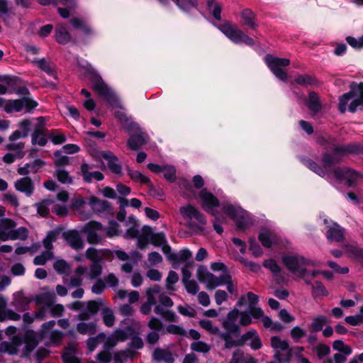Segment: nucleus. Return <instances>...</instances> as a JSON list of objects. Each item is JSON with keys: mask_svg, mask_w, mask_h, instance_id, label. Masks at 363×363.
<instances>
[{"mask_svg": "<svg viewBox=\"0 0 363 363\" xmlns=\"http://www.w3.org/2000/svg\"><path fill=\"white\" fill-rule=\"evenodd\" d=\"M37 119L38 121V124L31 135V143L33 145H35V140L40 136H46V132L48 131V129L44 127L45 118L43 116H40Z\"/></svg>", "mask_w": 363, "mask_h": 363, "instance_id": "2f4dec72", "label": "nucleus"}, {"mask_svg": "<svg viewBox=\"0 0 363 363\" xmlns=\"http://www.w3.org/2000/svg\"><path fill=\"white\" fill-rule=\"evenodd\" d=\"M199 323L202 328L209 332L211 334L216 335L219 333V328L213 326L212 321L208 319L201 320Z\"/></svg>", "mask_w": 363, "mask_h": 363, "instance_id": "052dcab7", "label": "nucleus"}, {"mask_svg": "<svg viewBox=\"0 0 363 363\" xmlns=\"http://www.w3.org/2000/svg\"><path fill=\"white\" fill-rule=\"evenodd\" d=\"M30 302L31 300L26 296L23 292L18 291L13 294L11 306L14 307L18 311H25L29 308Z\"/></svg>", "mask_w": 363, "mask_h": 363, "instance_id": "a211bd4d", "label": "nucleus"}, {"mask_svg": "<svg viewBox=\"0 0 363 363\" xmlns=\"http://www.w3.org/2000/svg\"><path fill=\"white\" fill-rule=\"evenodd\" d=\"M58 130H51L48 135L49 138L51 140L54 145L62 144L67 140V137L63 133L56 134Z\"/></svg>", "mask_w": 363, "mask_h": 363, "instance_id": "6e6d98bb", "label": "nucleus"}, {"mask_svg": "<svg viewBox=\"0 0 363 363\" xmlns=\"http://www.w3.org/2000/svg\"><path fill=\"white\" fill-rule=\"evenodd\" d=\"M64 228L62 225L57 226L54 230L47 233L45 238L43 240V245L45 250L52 251L53 249L52 242H56L58 236L62 233Z\"/></svg>", "mask_w": 363, "mask_h": 363, "instance_id": "6ab92c4d", "label": "nucleus"}, {"mask_svg": "<svg viewBox=\"0 0 363 363\" xmlns=\"http://www.w3.org/2000/svg\"><path fill=\"white\" fill-rule=\"evenodd\" d=\"M89 206L94 211L105 212L111 209V204L106 200H101L95 196H91L89 198Z\"/></svg>", "mask_w": 363, "mask_h": 363, "instance_id": "412c9836", "label": "nucleus"}, {"mask_svg": "<svg viewBox=\"0 0 363 363\" xmlns=\"http://www.w3.org/2000/svg\"><path fill=\"white\" fill-rule=\"evenodd\" d=\"M263 267L270 270L273 274H277L281 272V268L273 259H268L264 261Z\"/></svg>", "mask_w": 363, "mask_h": 363, "instance_id": "13d9d810", "label": "nucleus"}, {"mask_svg": "<svg viewBox=\"0 0 363 363\" xmlns=\"http://www.w3.org/2000/svg\"><path fill=\"white\" fill-rule=\"evenodd\" d=\"M34 62L38 64V67L42 71L46 72L50 77L56 78V72L51 64L45 60V58L35 60Z\"/></svg>", "mask_w": 363, "mask_h": 363, "instance_id": "58836bf2", "label": "nucleus"}, {"mask_svg": "<svg viewBox=\"0 0 363 363\" xmlns=\"http://www.w3.org/2000/svg\"><path fill=\"white\" fill-rule=\"evenodd\" d=\"M178 9L189 17L194 16V11H199L202 15L203 13L199 10V0H172ZM164 7L171 8L169 0H158Z\"/></svg>", "mask_w": 363, "mask_h": 363, "instance_id": "6e6552de", "label": "nucleus"}, {"mask_svg": "<svg viewBox=\"0 0 363 363\" xmlns=\"http://www.w3.org/2000/svg\"><path fill=\"white\" fill-rule=\"evenodd\" d=\"M101 314L104 324L106 326L111 328L114 325L116 317L111 307L106 305V306L102 308Z\"/></svg>", "mask_w": 363, "mask_h": 363, "instance_id": "473e14b6", "label": "nucleus"}, {"mask_svg": "<svg viewBox=\"0 0 363 363\" xmlns=\"http://www.w3.org/2000/svg\"><path fill=\"white\" fill-rule=\"evenodd\" d=\"M146 143L147 140L142 133L131 135L127 142L128 147L134 151L138 150Z\"/></svg>", "mask_w": 363, "mask_h": 363, "instance_id": "5701e85b", "label": "nucleus"}, {"mask_svg": "<svg viewBox=\"0 0 363 363\" xmlns=\"http://www.w3.org/2000/svg\"><path fill=\"white\" fill-rule=\"evenodd\" d=\"M4 111L7 113H11L13 111H21L22 106L21 99L8 100L4 105Z\"/></svg>", "mask_w": 363, "mask_h": 363, "instance_id": "ea45409f", "label": "nucleus"}, {"mask_svg": "<svg viewBox=\"0 0 363 363\" xmlns=\"http://www.w3.org/2000/svg\"><path fill=\"white\" fill-rule=\"evenodd\" d=\"M53 256L52 251L46 250L34 258L33 264L35 265H44L48 260L52 259Z\"/></svg>", "mask_w": 363, "mask_h": 363, "instance_id": "09e8293b", "label": "nucleus"}, {"mask_svg": "<svg viewBox=\"0 0 363 363\" xmlns=\"http://www.w3.org/2000/svg\"><path fill=\"white\" fill-rule=\"evenodd\" d=\"M22 110L26 113H31L33 109L38 107V101L33 100L30 96H23L21 98Z\"/></svg>", "mask_w": 363, "mask_h": 363, "instance_id": "a18cd8bd", "label": "nucleus"}, {"mask_svg": "<svg viewBox=\"0 0 363 363\" xmlns=\"http://www.w3.org/2000/svg\"><path fill=\"white\" fill-rule=\"evenodd\" d=\"M167 239L164 233H157L152 235L150 238L151 243L155 247H160L167 242Z\"/></svg>", "mask_w": 363, "mask_h": 363, "instance_id": "69168bd1", "label": "nucleus"}, {"mask_svg": "<svg viewBox=\"0 0 363 363\" xmlns=\"http://www.w3.org/2000/svg\"><path fill=\"white\" fill-rule=\"evenodd\" d=\"M45 165V162L41 159H35L32 162L25 164L23 167L17 169V172L21 176H27L30 172L35 174Z\"/></svg>", "mask_w": 363, "mask_h": 363, "instance_id": "dca6fc26", "label": "nucleus"}, {"mask_svg": "<svg viewBox=\"0 0 363 363\" xmlns=\"http://www.w3.org/2000/svg\"><path fill=\"white\" fill-rule=\"evenodd\" d=\"M14 187L17 191L24 193L28 197H30L35 190L34 183L28 176L18 179L14 184Z\"/></svg>", "mask_w": 363, "mask_h": 363, "instance_id": "2eb2a0df", "label": "nucleus"}, {"mask_svg": "<svg viewBox=\"0 0 363 363\" xmlns=\"http://www.w3.org/2000/svg\"><path fill=\"white\" fill-rule=\"evenodd\" d=\"M312 290L313 296L314 297L328 296L327 289H325L323 284L320 281H315L314 282V285H312Z\"/></svg>", "mask_w": 363, "mask_h": 363, "instance_id": "864d4df0", "label": "nucleus"}, {"mask_svg": "<svg viewBox=\"0 0 363 363\" xmlns=\"http://www.w3.org/2000/svg\"><path fill=\"white\" fill-rule=\"evenodd\" d=\"M346 42L353 48L356 50H361L363 48V35L358 39L352 37L347 36L345 38Z\"/></svg>", "mask_w": 363, "mask_h": 363, "instance_id": "338daca9", "label": "nucleus"}, {"mask_svg": "<svg viewBox=\"0 0 363 363\" xmlns=\"http://www.w3.org/2000/svg\"><path fill=\"white\" fill-rule=\"evenodd\" d=\"M330 323V319L325 315L315 316L308 325V331L310 333H317L322 331L323 336L325 338H329L332 337L334 333L333 327L328 325Z\"/></svg>", "mask_w": 363, "mask_h": 363, "instance_id": "0eeeda50", "label": "nucleus"}, {"mask_svg": "<svg viewBox=\"0 0 363 363\" xmlns=\"http://www.w3.org/2000/svg\"><path fill=\"white\" fill-rule=\"evenodd\" d=\"M12 240L20 239L25 240L28 238V230L25 227H20L16 230H11Z\"/></svg>", "mask_w": 363, "mask_h": 363, "instance_id": "680f3d73", "label": "nucleus"}, {"mask_svg": "<svg viewBox=\"0 0 363 363\" xmlns=\"http://www.w3.org/2000/svg\"><path fill=\"white\" fill-rule=\"evenodd\" d=\"M148 187L149 194L153 197L158 199L159 200H163L165 198V194L162 189L160 187H156L151 180L150 179V183H147L146 184Z\"/></svg>", "mask_w": 363, "mask_h": 363, "instance_id": "8fccbe9b", "label": "nucleus"}, {"mask_svg": "<svg viewBox=\"0 0 363 363\" xmlns=\"http://www.w3.org/2000/svg\"><path fill=\"white\" fill-rule=\"evenodd\" d=\"M96 324L94 323H79L77 325V330L80 334H89L90 335H94L96 332Z\"/></svg>", "mask_w": 363, "mask_h": 363, "instance_id": "37998d69", "label": "nucleus"}, {"mask_svg": "<svg viewBox=\"0 0 363 363\" xmlns=\"http://www.w3.org/2000/svg\"><path fill=\"white\" fill-rule=\"evenodd\" d=\"M115 346L114 342H106L103 350L97 355V360L100 363H108L111 359V350Z\"/></svg>", "mask_w": 363, "mask_h": 363, "instance_id": "c85d7f7f", "label": "nucleus"}, {"mask_svg": "<svg viewBox=\"0 0 363 363\" xmlns=\"http://www.w3.org/2000/svg\"><path fill=\"white\" fill-rule=\"evenodd\" d=\"M76 348L74 346L67 347L62 354L65 363H79V359L75 356Z\"/></svg>", "mask_w": 363, "mask_h": 363, "instance_id": "c03bdc74", "label": "nucleus"}, {"mask_svg": "<svg viewBox=\"0 0 363 363\" xmlns=\"http://www.w3.org/2000/svg\"><path fill=\"white\" fill-rule=\"evenodd\" d=\"M333 348L343 354H335L334 355L335 363H344L346 360L345 355H349L352 352L351 348L344 345L343 342H333Z\"/></svg>", "mask_w": 363, "mask_h": 363, "instance_id": "4be33fe9", "label": "nucleus"}, {"mask_svg": "<svg viewBox=\"0 0 363 363\" xmlns=\"http://www.w3.org/2000/svg\"><path fill=\"white\" fill-rule=\"evenodd\" d=\"M325 237L330 242H341L345 240L344 229L337 223H334L333 226L328 228Z\"/></svg>", "mask_w": 363, "mask_h": 363, "instance_id": "f3484780", "label": "nucleus"}, {"mask_svg": "<svg viewBox=\"0 0 363 363\" xmlns=\"http://www.w3.org/2000/svg\"><path fill=\"white\" fill-rule=\"evenodd\" d=\"M294 82L301 86H308L316 84L315 77L310 74H298L294 78Z\"/></svg>", "mask_w": 363, "mask_h": 363, "instance_id": "a19ab883", "label": "nucleus"}, {"mask_svg": "<svg viewBox=\"0 0 363 363\" xmlns=\"http://www.w3.org/2000/svg\"><path fill=\"white\" fill-rule=\"evenodd\" d=\"M223 327L233 337L238 338L240 336V327L234 323L223 322Z\"/></svg>", "mask_w": 363, "mask_h": 363, "instance_id": "de8ad7c7", "label": "nucleus"}, {"mask_svg": "<svg viewBox=\"0 0 363 363\" xmlns=\"http://www.w3.org/2000/svg\"><path fill=\"white\" fill-rule=\"evenodd\" d=\"M55 176L62 184H72V178L70 177L69 172L65 169H57L55 172Z\"/></svg>", "mask_w": 363, "mask_h": 363, "instance_id": "bf43d9fd", "label": "nucleus"}, {"mask_svg": "<svg viewBox=\"0 0 363 363\" xmlns=\"http://www.w3.org/2000/svg\"><path fill=\"white\" fill-rule=\"evenodd\" d=\"M192 254L191 251L188 249H182L179 251V254L177 255V261H173L172 262V267L176 269L178 266V264L180 262H185L188 260L191 257Z\"/></svg>", "mask_w": 363, "mask_h": 363, "instance_id": "5fc2aeb1", "label": "nucleus"}, {"mask_svg": "<svg viewBox=\"0 0 363 363\" xmlns=\"http://www.w3.org/2000/svg\"><path fill=\"white\" fill-rule=\"evenodd\" d=\"M313 350L320 359L330 353V347L322 343H318L313 346Z\"/></svg>", "mask_w": 363, "mask_h": 363, "instance_id": "774afa93", "label": "nucleus"}, {"mask_svg": "<svg viewBox=\"0 0 363 363\" xmlns=\"http://www.w3.org/2000/svg\"><path fill=\"white\" fill-rule=\"evenodd\" d=\"M241 18L243 20L244 25L247 26L252 30H255L257 28V25L255 23L256 15L251 9H244L241 13Z\"/></svg>", "mask_w": 363, "mask_h": 363, "instance_id": "c756f323", "label": "nucleus"}, {"mask_svg": "<svg viewBox=\"0 0 363 363\" xmlns=\"http://www.w3.org/2000/svg\"><path fill=\"white\" fill-rule=\"evenodd\" d=\"M199 197L201 200L202 208L207 212H210L214 208L220 206L219 200L211 192L206 188L202 189L199 192Z\"/></svg>", "mask_w": 363, "mask_h": 363, "instance_id": "ddd939ff", "label": "nucleus"}, {"mask_svg": "<svg viewBox=\"0 0 363 363\" xmlns=\"http://www.w3.org/2000/svg\"><path fill=\"white\" fill-rule=\"evenodd\" d=\"M35 300L37 305L44 304L47 307H50L54 303L55 296L50 293H43L38 294Z\"/></svg>", "mask_w": 363, "mask_h": 363, "instance_id": "4c0bfd02", "label": "nucleus"}, {"mask_svg": "<svg viewBox=\"0 0 363 363\" xmlns=\"http://www.w3.org/2000/svg\"><path fill=\"white\" fill-rule=\"evenodd\" d=\"M86 73L89 76L94 91L105 100L111 107H121V102L117 94L106 84L95 69L88 68L86 70Z\"/></svg>", "mask_w": 363, "mask_h": 363, "instance_id": "7ed1b4c3", "label": "nucleus"}, {"mask_svg": "<svg viewBox=\"0 0 363 363\" xmlns=\"http://www.w3.org/2000/svg\"><path fill=\"white\" fill-rule=\"evenodd\" d=\"M89 165L86 163H83L81 165V172L83 177V179L86 183L92 182V179H94L96 181H102L104 179V174L99 171H94L90 172L89 171Z\"/></svg>", "mask_w": 363, "mask_h": 363, "instance_id": "aec40b11", "label": "nucleus"}, {"mask_svg": "<svg viewBox=\"0 0 363 363\" xmlns=\"http://www.w3.org/2000/svg\"><path fill=\"white\" fill-rule=\"evenodd\" d=\"M164 179L169 183H174L177 180V170L174 166L164 164Z\"/></svg>", "mask_w": 363, "mask_h": 363, "instance_id": "49530a36", "label": "nucleus"}, {"mask_svg": "<svg viewBox=\"0 0 363 363\" xmlns=\"http://www.w3.org/2000/svg\"><path fill=\"white\" fill-rule=\"evenodd\" d=\"M106 306L105 301L101 298L95 300H90L86 302V308L92 315H96L99 311H102V308Z\"/></svg>", "mask_w": 363, "mask_h": 363, "instance_id": "7c9ffc66", "label": "nucleus"}, {"mask_svg": "<svg viewBox=\"0 0 363 363\" xmlns=\"http://www.w3.org/2000/svg\"><path fill=\"white\" fill-rule=\"evenodd\" d=\"M272 346L274 350L275 358L279 363L288 362L291 359L292 352L287 342H272Z\"/></svg>", "mask_w": 363, "mask_h": 363, "instance_id": "f8f14e48", "label": "nucleus"}, {"mask_svg": "<svg viewBox=\"0 0 363 363\" xmlns=\"http://www.w3.org/2000/svg\"><path fill=\"white\" fill-rule=\"evenodd\" d=\"M349 105L348 111L354 113L357 108L363 110V82L359 84L352 82L350 84V90L340 96L338 99V110L341 113H345L350 100L356 97Z\"/></svg>", "mask_w": 363, "mask_h": 363, "instance_id": "20e7f679", "label": "nucleus"}, {"mask_svg": "<svg viewBox=\"0 0 363 363\" xmlns=\"http://www.w3.org/2000/svg\"><path fill=\"white\" fill-rule=\"evenodd\" d=\"M37 342H1L0 344V350L7 352L10 354L17 353L18 347L23 346L25 349L24 354L28 355L36 347Z\"/></svg>", "mask_w": 363, "mask_h": 363, "instance_id": "9b49d317", "label": "nucleus"}, {"mask_svg": "<svg viewBox=\"0 0 363 363\" xmlns=\"http://www.w3.org/2000/svg\"><path fill=\"white\" fill-rule=\"evenodd\" d=\"M337 180H345V184L349 187H354L357 184L359 173L347 167H336L332 170Z\"/></svg>", "mask_w": 363, "mask_h": 363, "instance_id": "9d476101", "label": "nucleus"}, {"mask_svg": "<svg viewBox=\"0 0 363 363\" xmlns=\"http://www.w3.org/2000/svg\"><path fill=\"white\" fill-rule=\"evenodd\" d=\"M306 105L308 108L314 113L320 112L322 109L320 97L318 94L313 91L309 92Z\"/></svg>", "mask_w": 363, "mask_h": 363, "instance_id": "393cba45", "label": "nucleus"}, {"mask_svg": "<svg viewBox=\"0 0 363 363\" xmlns=\"http://www.w3.org/2000/svg\"><path fill=\"white\" fill-rule=\"evenodd\" d=\"M153 358L157 361H164L167 363L174 362L172 354L167 350L156 349L153 352Z\"/></svg>", "mask_w": 363, "mask_h": 363, "instance_id": "f704fd0d", "label": "nucleus"}, {"mask_svg": "<svg viewBox=\"0 0 363 363\" xmlns=\"http://www.w3.org/2000/svg\"><path fill=\"white\" fill-rule=\"evenodd\" d=\"M70 22L74 28L81 30L85 35H90L94 33L91 28L79 18H72Z\"/></svg>", "mask_w": 363, "mask_h": 363, "instance_id": "c9c22d12", "label": "nucleus"}, {"mask_svg": "<svg viewBox=\"0 0 363 363\" xmlns=\"http://www.w3.org/2000/svg\"><path fill=\"white\" fill-rule=\"evenodd\" d=\"M264 61L268 68L276 77L283 82L287 80L288 75L284 68L290 65L289 59L274 57L271 54H267L264 57Z\"/></svg>", "mask_w": 363, "mask_h": 363, "instance_id": "423d86ee", "label": "nucleus"}, {"mask_svg": "<svg viewBox=\"0 0 363 363\" xmlns=\"http://www.w3.org/2000/svg\"><path fill=\"white\" fill-rule=\"evenodd\" d=\"M53 203L51 199H43L35 203L38 213L43 218H47L50 213L49 206Z\"/></svg>", "mask_w": 363, "mask_h": 363, "instance_id": "e433bc0d", "label": "nucleus"}, {"mask_svg": "<svg viewBox=\"0 0 363 363\" xmlns=\"http://www.w3.org/2000/svg\"><path fill=\"white\" fill-rule=\"evenodd\" d=\"M348 257L357 262H363V249L357 245L345 244L343 245Z\"/></svg>", "mask_w": 363, "mask_h": 363, "instance_id": "b1692460", "label": "nucleus"}, {"mask_svg": "<svg viewBox=\"0 0 363 363\" xmlns=\"http://www.w3.org/2000/svg\"><path fill=\"white\" fill-rule=\"evenodd\" d=\"M216 27L235 44L245 43L248 46H253L255 44L254 39L246 35L242 30L238 29L237 26L228 21L223 23L216 25Z\"/></svg>", "mask_w": 363, "mask_h": 363, "instance_id": "39448f33", "label": "nucleus"}, {"mask_svg": "<svg viewBox=\"0 0 363 363\" xmlns=\"http://www.w3.org/2000/svg\"><path fill=\"white\" fill-rule=\"evenodd\" d=\"M143 347V342H132L130 348L127 351L117 352L114 356V359L116 361L122 363L123 361L126 360L128 357L133 354L134 352L132 351L133 348L134 350H139Z\"/></svg>", "mask_w": 363, "mask_h": 363, "instance_id": "a878e982", "label": "nucleus"}, {"mask_svg": "<svg viewBox=\"0 0 363 363\" xmlns=\"http://www.w3.org/2000/svg\"><path fill=\"white\" fill-rule=\"evenodd\" d=\"M281 261L286 269L294 274L297 273L299 267L315 266L311 260L298 255H284Z\"/></svg>", "mask_w": 363, "mask_h": 363, "instance_id": "1a4fd4ad", "label": "nucleus"}, {"mask_svg": "<svg viewBox=\"0 0 363 363\" xmlns=\"http://www.w3.org/2000/svg\"><path fill=\"white\" fill-rule=\"evenodd\" d=\"M196 277L200 282L206 283L207 286H211L212 281L216 279V276L209 272L207 270L206 267L203 265L199 266L196 272Z\"/></svg>", "mask_w": 363, "mask_h": 363, "instance_id": "bb28decb", "label": "nucleus"}, {"mask_svg": "<svg viewBox=\"0 0 363 363\" xmlns=\"http://www.w3.org/2000/svg\"><path fill=\"white\" fill-rule=\"evenodd\" d=\"M143 332V326L140 322L133 318H124L120 323V327L113 333L111 337L106 338L104 333L99 334L97 337H89L87 340H143L140 337Z\"/></svg>", "mask_w": 363, "mask_h": 363, "instance_id": "f03ea898", "label": "nucleus"}, {"mask_svg": "<svg viewBox=\"0 0 363 363\" xmlns=\"http://www.w3.org/2000/svg\"><path fill=\"white\" fill-rule=\"evenodd\" d=\"M231 280V275L225 272V274H221L219 277H216V279L212 281L211 285L208 286V289L212 290L218 286L227 284Z\"/></svg>", "mask_w": 363, "mask_h": 363, "instance_id": "79ce46f5", "label": "nucleus"}, {"mask_svg": "<svg viewBox=\"0 0 363 363\" xmlns=\"http://www.w3.org/2000/svg\"><path fill=\"white\" fill-rule=\"evenodd\" d=\"M179 281V275L174 271H169L168 273V276L166 279V288L168 290H175L173 286Z\"/></svg>", "mask_w": 363, "mask_h": 363, "instance_id": "e2e57ef3", "label": "nucleus"}, {"mask_svg": "<svg viewBox=\"0 0 363 363\" xmlns=\"http://www.w3.org/2000/svg\"><path fill=\"white\" fill-rule=\"evenodd\" d=\"M128 175L134 182H139L142 184H147L150 183V178L143 175L141 172L138 170H133L130 167L126 168Z\"/></svg>", "mask_w": 363, "mask_h": 363, "instance_id": "72a5a7b5", "label": "nucleus"}, {"mask_svg": "<svg viewBox=\"0 0 363 363\" xmlns=\"http://www.w3.org/2000/svg\"><path fill=\"white\" fill-rule=\"evenodd\" d=\"M53 268L57 274H62L69 270V266L65 259H57L54 262Z\"/></svg>", "mask_w": 363, "mask_h": 363, "instance_id": "0e129e2a", "label": "nucleus"}, {"mask_svg": "<svg viewBox=\"0 0 363 363\" xmlns=\"http://www.w3.org/2000/svg\"><path fill=\"white\" fill-rule=\"evenodd\" d=\"M166 331L168 333L182 336V337H189L187 335V332L184 330V328L182 326L171 324L166 327Z\"/></svg>", "mask_w": 363, "mask_h": 363, "instance_id": "4d7b16f0", "label": "nucleus"}, {"mask_svg": "<svg viewBox=\"0 0 363 363\" xmlns=\"http://www.w3.org/2000/svg\"><path fill=\"white\" fill-rule=\"evenodd\" d=\"M179 211L184 218L192 219L194 218L199 210L193 205L189 204L181 207Z\"/></svg>", "mask_w": 363, "mask_h": 363, "instance_id": "603ef678", "label": "nucleus"}, {"mask_svg": "<svg viewBox=\"0 0 363 363\" xmlns=\"http://www.w3.org/2000/svg\"><path fill=\"white\" fill-rule=\"evenodd\" d=\"M55 40L61 45L67 44L71 40V35L64 26H57L55 28Z\"/></svg>", "mask_w": 363, "mask_h": 363, "instance_id": "cd10ccee", "label": "nucleus"}, {"mask_svg": "<svg viewBox=\"0 0 363 363\" xmlns=\"http://www.w3.org/2000/svg\"><path fill=\"white\" fill-rule=\"evenodd\" d=\"M230 363H255V361L251 357H245L242 352L237 350L233 352Z\"/></svg>", "mask_w": 363, "mask_h": 363, "instance_id": "3c124183", "label": "nucleus"}, {"mask_svg": "<svg viewBox=\"0 0 363 363\" xmlns=\"http://www.w3.org/2000/svg\"><path fill=\"white\" fill-rule=\"evenodd\" d=\"M350 155H363V143H350L346 145H337L332 148V153L329 152H323L321 157L322 166L306 156L301 157L300 161L304 166L318 176L325 177L328 169L340 163L342 156Z\"/></svg>", "mask_w": 363, "mask_h": 363, "instance_id": "f257e3e1", "label": "nucleus"}, {"mask_svg": "<svg viewBox=\"0 0 363 363\" xmlns=\"http://www.w3.org/2000/svg\"><path fill=\"white\" fill-rule=\"evenodd\" d=\"M62 236L72 249L78 250L84 247V242L77 230L65 231L62 233Z\"/></svg>", "mask_w": 363, "mask_h": 363, "instance_id": "4468645a", "label": "nucleus"}]
</instances>
